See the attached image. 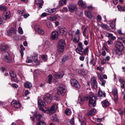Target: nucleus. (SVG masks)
Instances as JSON below:
<instances>
[{
    "label": "nucleus",
    "mask_w": 125,
    "mask_h": 125,
    "mask_svg": "<svg viewBox=\"0 0 125 125\" xmlns=\"http://www.w3.org/2000/svg\"><path fill=\"white\" fill-rule=\"evenodd\" d=\"M116 48V53L117 55H120L121 54V52L123 49V45L121 42H116L115 45Z\"/></svg>",
    "instance_id": "nucleus-1"
},
{
    "label": "nucleus",
    "mask_w": 125,
    "mask_h": 125,
    "mask_svg": "<svg viewBox=\"0 0 125 125\" xmlns=\"http://www.w3.org/2000/svg\"><path fill=\"white\" fill-rule=\"evenodd\" d=\"M66 86L64 85L61 84L57 88V93L59 95H61L63 96L64 94L66 91Z\"/></svg>",
    "instance_id": "nucleus-2"
},
{
    "label": "nucleus",
    "mask_w": 125,
    "mask_h": 125,
    "mask_svg": "<svg viewBox=\"0 0 125 125\" xmlns=\"http://www.w3.org/2000/svg\"><path fill=\"white\" fill-rule=\"evenodd\" d=\"M96 99L95 97L93 94H91L89 97V105L90 106H92L94 107L96 105Z\"/></svg>",
    "instance_id": "nucleus-3"
},
{
    "label": "nucleus",
    "mask_w": 125,
    "mask_h": 125,
    "mask_svg": "<svg viewBox=\"0 0 125 125\" xmlns=\"http://www.w3.org/2000/svg\"><path fill=\"white\" fill-rule=\"evenodd\" d=\"M3 59L6 62H11V59L10 58L8 52H4L2 55Z\"/></svg>",
    "instance_id": "nucleus-4"
},
{
    "label": "nucleus",
    "mask_w": 125,
    "mask_h": 125,
    "mask_svg": "<svg viewBox=\"0 0 125 125\" xmlns=\"http://www.w3.org/2000/svg\"><path fill=\"white\" fill-rule=\"evenodd\" d=\"M71 84L73 87L77 88H79L80 86L78 82L74 79H71L70 81Z\"/></svg>",
    "instance_id": "nucleus-5"
},
{
    "label": "nucleus",
    "mask_w": 125,
    "mask_h": 125,
    "mask_svg": "<svg viewBox=\"0 0 125 125\" xmlns=\"http://www.w3.org/2000/svg\"><path fill=\"white\" fill-rule=\"evenodd\" d=\"M57 104H53L50 108H48L46 110L47 113L48 114L54 113L57 109Z\"/></svg>",
    "instance_id": "nucleus-6"
},
{
    "label": "nucleus",
    "mask_w": 125,
    "mask_h": 125,
    "mask_svg": "<svg viewBox=\"0 0 125 125\" xmlns=\"http://www.w3.org/2000/svg\"><path fill=\"white\" fill-rule=\"evenodd\" d=\"M36 117L37 118V121H41V119H43V117L38 112H36L34 113V114L32 117H31V119L32 120H33L34 119V117Z\"/></svg>",
    "instance_id": "nucleus-7"
},
{
    "label": "nucleus",
    "mask_w": 125,
    "mask_h": 125,
    "mask_svg": "<svg viewBox=\"0 0 125 125\" xmlns=\"http://www.w3.org/2000/svg\"><path fill=\"white\" fill-rule=\"evenodd\" d=\"M44 100L47 104H49L52 100V96L51 94H47L44 97Z\"/></svg>",
    "instance_id": "nucleus-8"
},
{
    "label": "nucleus",
    "mask_w": 125,
    "mask_h": 125,
    "mask_svg": "<svg viewBox=\"0 0 125 125\" xmlns=\"http://www.w3.org/2000/svg\"><path fill=\"white\" fill-rule=\"evenodd\" d=\"M11 16L10 12L8 11H6L4 12L2 15V17L3 19L6 20L9 19Z\"/></svg>",
    "instance_id": "nucleus-9"
},
{
    "label": "nucleus",
    "mask_w": 125,
    "mask_h": 125,
    "mask_svg": "<svg viewBox=\"0 0 125 125\" xmlns=\"http://www.w3.org/2000/svg\"><path fill=\"white\" fill-rule=\"evenodd\" d=\"M82 114H80L78 115V117L79 120L81 124V125H86V123L84 121L85 119V118L84 116H83V117H82Z\"/></svg>",
    "instance_id": "nucleus-10"
},
{
    "label": "nucleus",
    "mask_w": 125,
    "mask_h": 125,
    "mask_svg": "<svg viewBox=\"0 0 125 125\" xmlns=\"http://www.w3.org/2000/svg\"><path fill=\"white\" fill-rule=\"evenodd\" d=\"M112 93L114 97L113 99L115 102H116L118 100V99L117 89L115 88L112 91Z\"/></svg>",
    "instance_id": "nucleus-11"
},
{
    "label": "nucleus",
    "mask_w": 125,
    "mask_h": 125,
    "mask_svg": "<svg viewBox=\"0 0 125 125\" xmlns=\"http://www.w3.org/2000/svg\"><path fill=\"white\" fill-rule=\"evenodd\" d=\"M91 83L93 87L95 89L97 88V83L96 81V78L93 77L92 78L91 80Z\"/></svg>",
    "instance_id": "nucleus-12"
},
{
    "label": "nucleus",
    "mask_w": 125,
    "mask_h": 125,
    "mask_svg": "<svg viewBox=\"0 0 125 125\" xmlns=\"http://www.w3.org/2000/svg\"><path fill=\"white\" fill-rule=\"evenodd\" d=\"M11 104L16 108H19L21 106V105L19 102L16 101H12L11 102Z\"/></svg>",
    "instance_id": "nucleus-13"
},
{
    "label": "nucleus",
    "mask_w": 125,
    "mask_h": 125,
    "mask_svg": "<svg viewBox=\"0 0 125 125\" xmlns=\"http://www.w3.org/2000/svg\"><path fill=\"white\" fill-rule=\"evenodd\" d=\"M68 7L69 11L71 12H73L76 9V6L75 5L70 4Z\"/></svg>",
    "instance_id": "nucleus-14"
},
{
    "label": "nucleus",
    "mask_w": 125,
    "mask_h": 125,
    "mask_svg": "<svg viewBox=\"0 0 125 125\" xmlns=\"http://www.w3.org/2000/svg\"><path fill=\"white\" fill-rule=\"evenodd\" d=\"M64 73L63 72L56 73L53 74L54 77L57 79L61 78L63 76Z\"/></svg>",
    "instance_id": "nucleus-15"
},
{
    "label": "nucleus",
    "mask_w": 125,
    "mask_h": 125,
    "mask_svg": "<svg viewBox=\"0 0 125 125\" xmlns=\"http://www.w3.org/2000/svg\"><path fill=\"white\" fill-rule=\"evenodd\" d=\"M88 98V96L87 95L85 96L83 98L79 97L78 99V101L80 104H82L84 102V100H87Z\"/></svg>",
    "instance_id": "nucleus-16"
},
{
    "label": "nucleus",
    "mask_w": 125,
    "mask_h": 125,
    "mask_svg": "<svg viewBox=\"0 0 125 125\" xmlns=\"http://www.w3.org/2000/svg\"><path fill=\"white\" fill-rule=\"evenodd\" d=\"M58 36V33L56 31L52 32V33L51 38L54 40L57 39Z\"/></svg>",
    "instance_id": "nucleus-17"
},
{
    "label": "nucleus",
    "mask_w": 125,
    "mask_h": 125,
    "mask_svg": "<svg viewBox=\"0 0 125 125\" xmlns=\"http://www.w3.org/2000/svg\"><path fill=\"white\" fill-rule=\"evenodd\" d=\"M35 29L36 32H38L39 34H43L44 33V32L43 30L38 27H37L36 26L35 27Z\"/></svg>",
    "instance_id": "nucleus-18"
},
{
    "label": "nucleus",
    "mask_w": 125,
    "mask_h": 125,
    "mask_svg": "<svg viewBox=\"0 0 125 125\" xmlns=\"http://www.w3.org/2000/svg\"><path fill=\"white\" fill-rule=\"evenodd\" d=\"M58 32L60 35H64L66 33V29L64 28H61L59 30Z\"/></svg>",
    "instance_id": "nucleus-19"
},
{
    "label": "nucleus",
    "mask_w": 125,
    "mask_h": 125,
    "mask_svg": "<svg viewBox=\"0 0 125 125\" xmlns=\"http://www.w3.org/2000/svg\"><path fill=\"white\" fill-rule=\"evenodd\" d=\"M65 45V42L62 39L59 41L57 46L64 47Z\"/></svg>",
    "instance_id": "nucleus-20"
},
{
    "label": "nucleus",
    "mask_w": 125,
    "mask_h": 125,
    "mask_svg": "<svg viewBox=\"0 0 125 125\" xmlns=\"http://www.w3.org/2000/svg\"><path fill=\"white\" fill-rule=\"evenodd\" d=\"M84 49L83 48L79 49L77 48L76 49V52L80 55L84 54Z\"/></svg>",
    "instance_id": "nucleus-21"
},
{
    "label": "nucleus",
    "mask_w": 125,
    "mask_h": 125,
    "mask_svg": "<svg viewBox=\"0 0 125 125\" xmlns=\"http://www.w3.org/2000/svg\"><path fill=\"white\" fill-rule=\"evenodd\" d=\"M78 4L83 8L86 7L85 3L83 2L82 0H79L78 2Z\"/></svg>",
    "instance_id": "nucleus-22"
},
{
    "label": "nucleus",
    "mask_w": 125,
    "mask_h": 125,
    "mask_svg": "<svg viewBox=\"0 0 125 125\" xmlns=\"http://www.w3.org/2000/svg\"><path fill=\"white\" fill-rule=\"evenodd\" d=\"M96 112V109L94 108H93L89 111L88 113L87 114V115L88 116L94 115L95 114Z\"/></svg>",
    "instance_id": "nucleus-23"
},
{
    "label": "nucleus",
    "mask_w": 125,
    "mask_h": 125,
    "mask_svg": "<svg viewBox=\"0 0 125 125\" xmlns=\"http://www.w3.org/2000/svg\"><path fill=\"white\" fill-rule=\"evenodd\" d=\"M8 48L7 45L5 44H1L0 46V51H1L6 50Z\"/></svg>",
    "instance_id": "nucleus-24"
},
{
    "label": "nucleus",
    "mask_w": 125,
    "mask_h": 125,
    "mask_svg": "<svg viewBox=\"0 0 125 125\" xmlns=\"http://www.w3.org/2000/svg\"><path fill=\"white\" fill-rule=\"evenodd\" d=\"M24 86L26 88H30L32 87V84L31 83L27 81L24 83Z\"/></svg>",
    "instance_id": "nucleus-25"
},
{
    "label": "nucleus",
    "mask_w": 125,
    "mask_h": 125,
    "mask_svg": "<svg viewBox=\"0 0 125 125\" xmlns=\"http://www.w3.org/2000/svg\"><path fill=\"white\" fill-rule=\"evenodd\" d=\"M106 35L108 38L110 39L112 41L116 39V37L113 36V34H112L107 33Z\"/></svg>",
    "instance_id": "nucleus-26"
},
{
    "label": "nucleus",
    "mask_w": 125,
    "mask_h": 125,
    "mask_svg": "<svg viewBox=\"0 0 125 125\" xmlns=\"http://www.w3.org/2000/svg\"><path fill=\"white\" fill-rule=\"evenodd\" d=\"M15 32V31L14 29L13 28H11L8 31L7 34L8 35L10 36L14 33Z\"/></svg>",
    "instance_id": "nucleus-27"
},
{
    "label": "nucleus",
    "mask_w": 125,
    "mask_h": 125,
    "mask_svg": "<svg viewBox=\"0 0 125 125\" xmlns=\"http://www.w3.org/2000/svg\"><path fill=\"white\" fill-rule=\"evenodd\" d=\"M38 104L39 106H44L45 105V102L42 99H39L38 102Z\"/></svg>",
    "instance_id": "nucleus-28"
},
{
    "label": "nucleus",
    "mask_w": 125,
    "mask_h": 125,
    "mask_svg": "<svg viewBox=\"0 0 125 125\" xmlns=\"http://www.w3.org/2000/svg\"><path fill=\"white\" fill-rule=\"evenodd\" d=\"M64 47L57 46V50L59 52H63L64 50Z\"/></svg>",
    "instance_id": "nucleus-29"
},
{
    "label": "nucleus",
    "mask_w": 125,
    "mask_h": 125,
    "mask_svg": "<svg viewBox=\"0 0 125 125\" xmlns=\"http://www.w3.org/2000/svg\"><path fill=\"white\" fill-rule=\"evenodd\" d=\"M66 0H61L59 1V6H63L64 5L66 4Z\"/></svg>",
    "instance_id": "nucleus-30"
},
{
    "label": "nucleus",
    "mask_w": 125,
    "mask_h": 125,
    "mask_svg": "<svg viewBox=\"0 0 125 125\" xmlns=\"http://www.w3.org/2000/svg\"><path fill=\"white\" fill-rule=\"evenodd\" d=\"M35 3L36 4L39 5L40 7H41V5H42L43 2L42 0H35Z\"/></svg>",
    "instance_id": "nucleus-31"
},
{
    "label": "nucleus",
    "mask_w": 125,
    "mask_h": 125,
    "mask_svg": "<svg viewBox=\"0 0 125 125\" xmlns=\"http://www.w3.org/2000/svg\"><path fill=\"white\" fill-rule=\"evenodd\" d=\"M102 105L104 107H106L109 105V103L108 101L105 100L102 102Z\"/></svg>",
    "instance_id": "nucleus-32"
},
{
    "label": "nucleus",
    "mask_w": 125,
    "mask_h": 125,
    "mask_svg": "<svg viewBox=\"0 0 125 125\" xmlns=\"http://www.w3.org/2000/svg\"><path fill=\"white\" fill-rule=\"evenodd\" d=\"M33 59H34L35 60H33V61H34V64L36 65H38L40 63V62L39 61L38 59H37V58L35 56H33L32 57Z\"/></svg>",
    "instance_id": "nucleus-33"
},
{
    "label": "nucleus",
    "mask_w": 125,
    "mask_h": 125,
    "mask_svg": "<svg viewBox=\"0 0 125 125\" xmlns=\"http://www.w3.org/2000/svg\"><path fill=\"white\" fill-rule=\"evenodd\" d=\"M52 78V76L51 74H50L48 75L46 80L47 82L49 84L51 83Z\"/></svg>",
    "instance_id": "nucleus-34"
},
{
    "label": "nucleus",
    "mask_w": 125,
    "mask_h": 125,
    "mask_svg": "<svg viewBox=\"0 0 125 125\" xmlns=\"http://www.w3.org/2000/svg\"><path fill=\"white\" fill-rule=\"evenodd\" d=\"M119 81L120 83L122 84L121 85V87L122 89H124V90L125 84V82L121 79H119Z\"/></svg>",
    "instance_id": "nucleus-35"
},
{
    "label": "nucleus",
    "mask_w": 125,
    "mask_h": 125,
    "mask_svg": "<svg viewBox=\"0 0 125 125\" xmlns=\"http://www.w3.org/2000/svg\"><path fill=\"white\" fill-rule=\"evenodd\" d=\"M102 95H103L104 97H105L106 96L104 92H103L101 90H99L98 92V96L99 97H100Z\"/></svg>",
    "instance_id": "nucleus-36"
},
{
    "label": "nucleus",
    "mask_w": 125,
    "mask_h": 125,
    "mask_svg": "<svg viewBox=\"0 0 125 125\" xmlns=\"http://www.w3.org/2000/svg\"><path fill=\"white\" fill-rule=\"evenodd\" d=\"M100 26L102 28L105 30H108L109 29V26L106 24L102 23L100 24Z\"/></svg>",
    "instance_id": "nucleus-37"
},
{
    "label": "nucleus",
    "mask_w": 125,
    "mask_h": 125,
    "mask_svg": "<svg viewBox=\"0 0 125 125\" xmlns=\"http://www.w3.org/2000/svg\"><path fill=\"white\" fill-rule=\"evenodd\" d=\"M116 20V19L115 18L114 19L112 22L110 24V26L113 29L115 27V21Z\"/></svg>",
    "instance_id": "nucleus-38"
},
{
    "label": "nucleus",
    "mask_w": 125,
    "mask_h": 125,
    "mask_svg": "<svg viewBox=\"0 0 125 125\" xmlns=\"http://www.w3.org/2000/svg\"><path fill=\"white\" fill-rule=\"evenodd\" d=\"M117 8L120 11H125V7H122L121 5H118L117 6Z\"/></svg>",
    "instance_id": "nucleus-39"
},
{
    "label": "nucleus",
    "mask_w": 125,
    "mask_h": 125,
    "mask_svg": "<svg viewBox=\"0 0 125 125\" xmlns=\"http://www.w3.org/2000/svg\"><path fill=\"white\" fill-rule=\"evenodd\" d=\"M97 69L103 73H104V68L101 67L100 66L97 67Z\"/></svg>",
    "instance_id": "nucleus-40"
},
{
    "label": "nucleus",
    "mask_w": 125,
    "mask_h": 125,
    "mask_svg": "<svg viewBox=\"0 0 125 125\" xmlns=\"http://www.w3.org/2000/svg\"><path fill=\"white\" fill-rule=\"evenodd\" d=\"M85 15L89 18H91L92 17V15L91 13L88 11H85Z\"/></svg>",
    "instance_id": "nucleus-41"
},
{
    "label": "nucleus",
    "mask_w": 125,
    "mask_h": 125,
    "mask_svg": "<svg viewBox=\"0 0 125 125\" xmlns=\"http://www.w3.org/2000/svg\"><path fill=\"white\" fill-rule=\"evenodd\" d=\"M57 19L55 16H52L49 17V19L51 21H55Z\"/></svg>",
    "instance_id": "nucleus-42"
},
{
    "label": "nucleus",
    "mask_w": 125,
    "mask_h": 125,
    "mask_svg": "<svg viewBox=\"0 0 125 125\" xmlns=\"http://www.w3.org/2000/svg\"><path fill=\"white\" fill-rule=\"evenodd\" d=\"M72 112L70 109H66L65 111V114L67 115H69Z\"/></svg>",
    "instance_id": "nucleus-43"
},
{
    "label": "nucleus",
    "mask_w": 125,
    "mask_h": 125,
    "mask_svg": "<svg viewBox=\"0 0 125 125\" xmlns=\"http://www.w3.org/2000/svg\"><path fill=\"white\" fill-rule=\"evenodd\" d=\"M10 76L12 77V79L11 80H13V78H15L16 77V74L15 72H14L13 71H11L10 73Z\"/></svg>",
    "instance_id": "nucleus-44"
},
{
    "label": "nucleus",
    "mask_w": 125,
    "mask_h": 125,
    "mask_svg": "<svg viewBox=\"0 0 125 125\" xmlns=\"http://www.w3.org/2000/svg\"><path fill=\"white\" fill-rule=\"evenodd\" d=\"M55 10L56 9H46V11L51 13L53 12H54L55 11Z\"/></svg>",
    "instance_id": "nucleus-45"
},
{
    "label": "nucleus",
    "mask_w": 125,
    "mask_h": 125,
    "mask_svg": "<svg viewBox=\"0 0 125 125\" xmlns=\"http://www.w3.org/2000/svg\"><path fill=\"white\" fill-rule=\"evenodd\" d=\"M7 8L5 6L2 5H0V10L2 11H4L6 10Z\"/></svg>",
    "instance_id": "nucleus-46"
},
{
    "label": "nucleus",
    "mask_w": 125,
    "mask_h": 125,
    "mask_svg": "<svg viewBox=\"0 0 125 125\" xmlns=\"http://www.w3.org/2000/svg\"><path fill=\"white\" fill-rule=\"evenodd\" d=\"M51 119V120L54 122L58 121V119L57 117L56 116L55 117L54 116H52Z\"/></svg>",
    "instance_id": "nucleus-47"
},
{
    "label": "nucleus",
    "mask_w": 125,
    "mask_h": 125,
    "mask_svg": "<svg viewBox=\"0 0 125 125\" xmlns=\"http://www.w3.org/2000/svg\"><path fill=\"white\" fill-rule=\"evenodd\" d=\"M98 76L99 79L100 80L102 81L103 79V75L100 73L98 74Z\"/></svg>",
    "instance_id": "nucleus-48"
},
{
    "label": "nucleus",
    "mask_w": 125,
    "mask_h": 125,
    "mask_svg": "<svg viewBox=\"0 0 125 125\" xmlns=\"http://www.w3.org/2000/svg\"><path fill=\"white\" fill-rule=\"evenodd\" d=\"M117 32L119 35H121L122 37H124L125 36V34L123 33L120 30H118Z\"/></svg>",
    "instance_id": "nucleus-49"
},
{
    "label": "nucleus",
    "mask_w": 125,
    "mask_h": 125,
    "mask_svg": "<svg viewBox=\"0 0 125 125\" xmlns=\"http://www.w3.org/2000/svg\"><path fill=\"white\" fill-rule=\"evenodd\" d=\"M45 24L48 28H50L51 27L52 24L49 21H47L45 23Z\"/></svg>",
    "instance_id": "nucleus-50"
},
{
    "label": "nucleus",
    "mask_w": 125,
    "mask_h": 125,
    "mask_svg": "<svg viewBox=\"0 0 125 125\" xmlns=\"http://www.w3.org/2000/svg\"><path fill=\"white\" fill-rule=\"evenodd\" d=\"M81 72V75L83 76H85L87 74V71L84 70H82Z\"/></svg>",
    "instance_id": "nucleus-51"
},
{
    "label": "nucleus",
    "mask_w": 125,
    "mask_h": 125,
    "mask_svg": "<svg viewBox=\"0 0 125 125\" xmlns=\"http://www.w3.org/2000/svg\"><path fill=\"white\" fill-rule=\"evenodd\" d=\"M39 122L37 125H46L45 123L42 121H41Z\"/></svg>",
    "instance_id": "nucleus-52"
},
{
    "label": "nucleus",
    "mask_w": 125,
    "mask_h": 125,
    "mask_svg": "<svg viewBox=\"0 0 125 125\" xmlns=\"http://www.w3.org/2000/svg\"><path fill=\"white\" fill-rule=\"evenodd\" d=\"M71 125H73L74 124V118H73L69 122Z\"/></svg>",
    "instance_id": "nucleus-53"
},
{
    "label": "nucleus",
    "mask_w": 125,
    "mask_h": 125,
    "mask_svg": "<svg viewBox=\"0 0 125 125\" xmlns=\"http://www.w3.org/2000/svg\"><path fill=\"white\" fill-rule=\"evenodd\" d=\"M106 63V60L104 58H102L101 62V64L102 65H104Z\"/></svg>",
    "instance_id": "nucleus-54"
},
{
    "label": "nucleus",
    "mask_w": 125,
    "mask_h": 125,
    "mask_svg": "<svg viewBox=\"0 0 125 125\" xmlns=\"http://www.w3.org/2000/svg\"><path fill=\"white\" fill-rule=\"evenodd\" d=\"M42 59L45 61L47 59V56L44 55H42Z\"/></svg>",
    "instance_id": "nucleus-55"
},
{
    "label": "nucleus",
    "mask_w": 125,
    "mask_h": 125,
    "mask_svg": "<svg viewBox=\"0 0 125 125\" xmlns=\"http://www.w3.org/2000/svg\"><path fill=\"white\" fill-rule=\"evenodd\" d=\"M74 31L70 30L69 31V34L70 35L73 37L74 34Z\"/></svg>",
    "instance_id": "nucleus-56"
},
{
    "label": "nucleus",
    "mask_w": 125,
    "mask_h": 125,
    "mask_svg": "<svg viewBox=\"0 0 125 125\" xmlns=\"http://www.w3.org/2000/svg\"><path fill=\"white\" fill-rule=\"evenodd\" d=\"M18 32L21 34L23 33V31L21 27H20L18 28Z\"/></svg>",
    "instance_id": "nucleus-57"
},
{
    "label": "nucleus",
    "mask_w": 125,
    "mask_h": 125,
    "mask_svg": "<svg viewBox=\"0 0 125 125\" xmlns=\"http://www.w3.org/2000/svg\"><path fill=\"white\" fill-rule=\"evenodd\" d=\"M40 73V71L38 70H36L34 72V74L36 76H37V75H39Z\"/></svg>",
    "instance_id": "nucleus-58"
},
{
    "label": "nucleus",
    "mask_w": 125,
    "mask_h": 125,
    "mask_svg": "<svg viewBox=\"0 0 125 125\" xmlns=\"http://www.w3.org/2000/svg\"><path fill=\"white\" fill-rule=\"evenodd\" d=\"M87 30V28L85 27L84 28V29L83 32V34L84 36L85 37H86V34L85 33L86 32V31Z\"/></svg>",
    "instance_id": "nucleus-59"
},
{
    "label": "nucleus",
    "mask_w": 125,
    "mask_h": 125,
    "mask_svg": "<svg viewBox=\"0 0 125 125\" xmlns=\"http://www.w3.org/2000/svg\"><path fill=\"white\" fill-rule=\"evenodd\" d=\"M18 13H19L22 16H23V14L24 11L23 10H18Z\"/></svg>",
    "instance_id": "nucleus-60"
},
{
    "label": "nucleus",
    "mask_w": 125,
    "mask_h": 125,
    "mask_svg": "<svg viewBox=\"0 0 125 125\" xmlns=\"http://www.w3.org/2000/svg\"><path fill=\"white\" fill-rule=\"evenodd\" d=\"M97 20L98 21H100L102 20L101 17L100 15H98L97 17Z\"/></svg>",
    "instance_id": "nucleus-61"
},
{
    "label": "nucleus",
    "mask_w": 125,
    "mask_h": 125,
    "mask_svg": "<svg viewBox=\"0 0 125 125\" xmlns=\"http://www.w3.org/2000/svg\"><path fill=\"white\" fill-rule=\"evenodd\" d=\"M118 40H121L125 44V39L124 38H119L118 39Z\"/></svg>",
    "instance_id": "nucleus-62"
},
{
    "label": "nucleus",
    "mask_w": 125,
    "mask_h": 125,
    "mask_svg": "<svg viewBox=\"0 0 125 125\" xmlns=\"http://www.w3.org/2000/svg\"><path fill=\"white\" fill-rule=\"evenodd\" d=\"M78 45L79 46V47H77V48H79V49L83 48L82 44L80 42L79 43Z\"/></svg>",
    "instance_id": "nucleus-63"
},
{
    "label": "nucleus",
    "mask_w": 125,
    "mask_h": 125,
    "mask_svg": "<svg viewBox=\"0 0 125 125\" xmlns=\"http://www.w3.org/2000/svg\"><path fill=\"white\" fill-rule=\"evenodd\" d=\"M68 10V9L66 7H64L62 9V11L63 12H66Z\"/></svg>",
    "instance_id": "nucleus-64"
}]
</instances>
